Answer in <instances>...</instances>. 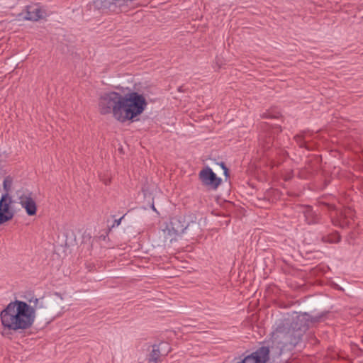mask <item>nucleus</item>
I'll list each match as a JSON object with an SVG mask.
<instances>
[{"instance_id":"1","label":"nucleus","mask_w":363,"mask_h":363,"mask_svg":"<svg viewBox=\"0 0 363 363\" xmlns=\"http://www.w3.org/2000/svg\"><path fill=\"white\" fill-rule=\"evenodd\" d=\"M147 106L145 97L136 91L126 94L110 91L102 93L98 99V111L101 115L111 114L121 123L134 121Z\"/></svg>"},{"instance_id":"2","label":"nucleus","mask_w":363,"mask_h":363,"mask_svg":"<svg viewBox=\"0 0 363 363\" xmlns=\"http://www.w3.org/2000/svg\"><path fill=\"white\" fill-rule=\"evenodd\" d=\"M1 334L9 337L13 333H21L34 323L33 310L26 302L19 300L11 301L1 312Z\"/></svg>"},{"instance_id":"3","label":"nucleus","mask_w":363,"mask_h":363,"mask_svg":"<svg viewBox=\"0 0 363 363\" xmlns=\"http://www.w3.org/2000/svg\"><path fill=\"white\" fill-rule=\"evenodd\" d=\"M308 328L303 315H298L291 322L289 320L281 321L273 331L274 339L282 344L296 346L301 341L303 334Z\"/></svg>"},{"instance_id":"4","label":"nucleus","mask_w":363,"mask_h":363,"mask_svg":"<svg viewBox=\"0 0 363 363\" xmlns=\"http://www.w3.org/2000/svg\"><path fill=\"white\" fill-rule=\"evenodd\" d=\"M17 195L19 203L26 210V213L30 216H35L38 208L33 193L28 190L18 191Z\"/></svg>"},{"instance_id":"5","label":"nucleus","mask_w":363,"mask_h":363,"mask_svg":"<svg viewBox=\"0 0 363 363\" xmlns=\"http://www.w3.org/2000/svg\"><path fill=\"white\" fill-rule=\"evenodd\" d=\"M199 179L203 186L214 190L217 189L222 182V179L218 177L209 167H206L199 172Z\"/></svg>"},{"instance_id":"6","label":"nucleus","mask_w":363,"mask_h":363,"mask_svg":"<svg viewBox=\"0 0 363 363\" xmlns=\"http://www.w3.org/2000/svg\"><path fill=\"white\" fill-rule=\"evenodd\" d=\"M270 359V349L262 346L238 363H267Z\"/></svg>"},{"instance_id":"7","label":"nucleus","mask_w":363,"mask_h":363,"mask_svg":"<svg viewBox=\"0 0 363 363\" xmlns=\"http://www.w3.org/2000/svg\"><path fill=\"white\" fill-rule=\"evenodd\" d=\"M12 198L8 194H2L0 199V225L11 220L14 213L11 209Z\"/></svg>"},{"instance_id":"8","label":"nucleus","mask_w":363,"mask_h":363,"mask_svg":"<svg viewBox=\"0 0 363 363\" xmlns=\"http://www.w3.org/2000/svg\"><path fill=\"white\" fill-rule=\"evenodd\" d=\"M178 235H181L191 225H196L194 221H189L184 215H178L172 217L168 223Z\"/></svg>"},{"instance_id":"9","label":"nucleus","mask_w":363,"mask_h":363,"mask_svg":"<svg viewBox=\"0 0 363 363\" xmlns=\"http://www.w3.org/2000/svg\"><path fill=\"white\" fill-rule=\"evenodd\" d=\"M178 235H179L169 227L168 223H167L165 228L162 229L160 232V237L163 238L164 245H166V243L170 244L173 241H175Z\"/></svg>"},{"instance_id":"10","label":"nucleus","mask_w":363,"mask_h":363,"mask_svg":"<svg viewBox=\"0 0 363 363\" xmlns=\"http://www.w3.org/2000/svg\"><path fill=\"white\" fill-rule=\"evenodd\" d=\"M306 221L308 224H313L318 222V215L313 211L311 206H306L301 208Z\"/></svg>"},{"instance_id":"11","label":"nucleus","mask_w":363,"mask_h":363,"mask_svg":"<svg viewBox=\"0 0 363 363\" xmlns=\"http://www.w3.org/2000/svg\"><path fill=\"white\" fill-rule=\"evenodd\" d=\"M42 18L41 9L37 7L27 6V13L25 18L36 21Z\"/></svg>"},{"instance_id":"12","label":"nucleus","mask_w":363,"mask_h":363,"mask_svg":"<svg viewBox=\"0 0 363 363\" xmlns=\"http://www.w3.org/2000/svg\"><path fill=\"white\" fill-rule=\"evenodd\" d=\"M30 303H33V305H30V308L33 310L34 320L35 319V312L38 309L44 308L45 306L43 303V298H34L29 300Z\"/></svg>"},{"instance_id":"13","label":"nucleus","mask_w":363,"mask_h":363,"mask_svg":"<svg viewBox=\"0 0 363 363\" xmlns=\"http://www.w3.org/2000/svg\"><path fill=\"white\" fill-rule=\"evenodd\" d=\"M13 186V178L11 176H6L3 181V189L4 191V194H8L10 195V193L12 189Z\"/></svg>"},{"instance_id":"14","label":"nucleus","mask_w":363,"mask_h":363,"mask_svg":"<svg viewBox=\"0 0 363 363\" xmlns=\"http://www.w3.org/2000/svg\"><path fill=\"white\" fill-rule=\"evenodd\" d=\"M160 355L161 354L160 350L158 349V347L154 345L153 349L151 353L150 354L149 361L152 362L154 363H157L158 361L160 360Z\"/></svg>"},{"instance_id":"15","label":"nucleus","mask_w":363,"mask_h":363,"mask_svg":"<svg viewBox=\"0 0 363 363\" xmlns=\"http://www.w3.org/2000/svg\"><path fill=\"white\" fill-rule=\"evenodd\" d=\"M335 225H338L341 228H344L347 225H349L350 221L347 219V218L344 216H341L340 220L334 221Z\"/></svg>"},{"instance_id":"16","label":"nucleus","mask_w":363,"mask_h":363,"mask_svg":"<svg viewBox=\"0 0 363 363\" xmlns=\"http://www.w3.org/2000/svg\"><path fill=\"white\" fill-rule=\"evenodd\" d=\"M340 240V236L337 233L333 235L331 238L328 239V241L330 242H338Z\"/></svg>"},{"instance_id":"17","label":"nucleus","mask_w":363,"mask_h":363,"mask_svg":"<svg viewBox=\"0 0 363 363\" xmlns=\"http://www.w3.org/2000/svg\"><path fill=\"white\" fill-rule=\"evenodd\" d=\"M294 139L296 140L297 143L299 144V146L301 147H304V144H303V138H302L301 135H296V136L294 137Z\"/></svg>"},{"instance_id":"18","label":"nucleus","mask_w":363,"mask_h":363,"mask_svg":"<svg viewBox=\"0 0 363 363\" xmlns=\"http://www.w3.org/2000/svg\"><path fill=\"white\" fill-rule=\"evenodd\" d=\"M220 166L224 171L225 176L228 177L229 176L228 169L226 167L225 164L223 162H221Z\"/></svg>"},{"instance_id":"19","label":"nucleus","mask_w":363,"mask_h":363,"mask_svg":"<svg viewBox=\"0 0 363 363\" xmlns=\"http://www.w3.org/2000/svg\"><path fill=\"white\" fill-rule=\"evenodd\" d=\"M125 216H123L121 218H120L119 219H116L114 220V223H113V227L114 226H118L121 223V220L122 219L124 218Z\"/></svg>"},{"instance_id":"20","label":"nucleus","mask_w":363,"mask_h":363,"mask_svg":"<svg viewBox=\"0 0 363 363\" xmlns=\"http://www.w3.org/2000/svg\"><path fill=\"white\" fill-rule=\"evenodd\" d=\"M293 177V174L292 172H289V173H286L284 176V179L285 181H288L289 179H291Z\"/></svg>"},{"instance_id":"21","label":"nucleus","mask_w":363,"mask_h":363,"mask_svg":"<svg viewBox=\"0 0 363 363\" xmlns=\"http://www.w3.org/2000/svg\"><path fill=\"white\" fill-rule=\"evenodd\" d=\"M275 116L271 115L270 113H264L262 115V118H274Z\"/></svg>"}]
</instances>
